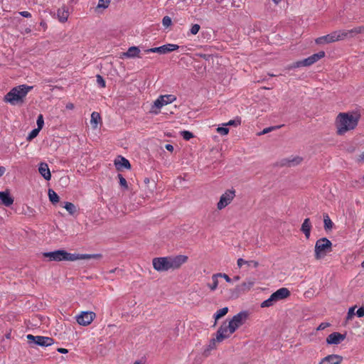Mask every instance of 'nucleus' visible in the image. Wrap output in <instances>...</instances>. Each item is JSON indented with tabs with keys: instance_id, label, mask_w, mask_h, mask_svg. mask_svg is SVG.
<instances>
[{
	"instance_id": "41",
	"label": "nucleus",
	"mask_w": 364,
	"mask_h": 364,
	"mask_svg": "<svg viewBox=\"0 0 364 364\" xmlns=\"http://www.w3.org/2000/svg\"><path fill=\"white\" fill-rule=\"evenodd\" d=\"M36 124H37V129H39L40 130H41L44 126V119H43V114H40L38 116V118L36 120Z\"/></svg>"
},
{
	"instance_id": "25",
	"label": "nucleus",
	"mask_w": 364,
	"mask_h": 364,
	"mask_svg": "<svg viewBox=\"0 0 364 364\" xmlns=\"http://www.w3.org/2000/svg\"><path fill=\"white\" fill-rule=\"evenodd\" d=\"M166 46L164 45L159 47H154L144 50L145 53H158L159 54H166Z\"/></svg>"
},
{
	"instance_id": "48",
	"label": "nucleus",
	"mask_w": 364,
	"mask_h": 364,
	"mask_svg": "<svg viewBox=\"0 0 364 364\" xmlns=\"http://www.w3.org/2000/svg\"><path fill=\"white\" fill-rule=\"evenodd\" d=\"M216 274H220V276H218V277H223L225 279V281L228 283H230L232 279L231 278H230V277L225 274V273H217Z\"/></svg>"
},
{
	"instance_id": "30",
	"label": "nucleus",
	"mask_w": 364,
	"mask_h": 364,
	"mask_svg": "<svg viewBox=\"0 0 364 364\" xmlns=\"http://www.w3.org/2000/svg\"><path fill=\"white\" fill-rule=\"evenodd\" d=\"M58 17L60 22L64 23L68 20V12L65 10H58Z\"/></svg>"
},
{
	"instance_id": "64",
	"label": "nucleus",
	"mask_w": 364,
	"mask_h": 364,
	"mask_svg": "<svg viewBox=\"0 0 364 364\" xmlns=\"http://www.w3.org/2000/svg\"><path fill=\"white\" fill-rule=\"evenodd\" d=\"M363 179H364V175H363Z\"/></svg>"
},
{
	"instance_id": "47",
	"label": "nucleus",
	"mask_w": 364,
	"mask_h": 364,
	"mask_svg": "<svg viewBox=\"0 0 364 364\" xmlns=\"http://www.w3.org/2000/svg\"><path fill=\"white\" fill-rule=\"evenodd\" d=\"M217 132L221 135H227L229 132V129L228 127H219L217 128Z\"/></svg>"
},
{
	"instance_id": "6",
	"label": "nucleus",
	"mask_w": 364,
	"mask_h": 364,
	"mask_svg": "<svg viewBox=\"0 0 364 364\" xmlns=\"http://www.w3.org/2000/svg\"><path fill=\"white\" fill-rule=\"evenodd\" d=\"M290 291L285 287H282L274 291L271 296L261 303L262 308L272 306L277 301L282 300L290 296Z\"/></svg>"
},
{
	"instance_id": "18",
	"label": "nucleus",
	"mask_w": 364,
	"mask_h": 364,
	"mask_svg": "<svg viewBox=\"0 0 364 364\" xmlns=\"http://www.w3.org/2000/svg\"><path fill=\"white\" fill-rule=\"evenodd\" d=\"M114 166L118 171H122L124 168L130 169L132 167L129 161L122 156H118L114 160Z\"/></svg>"
},
{
	"instance_id": "45",
	"label": "nucleus",
	"mask_w": 364,
	"mask_h": 364,
	"mask_svg": "<svg viewBox=\"0 0 364 364\" xmlns=\"http://www.w3.org/2000/svg\"><path fill=\"white\" fill-rule=\"evenodd\" d=\"M200 28V26L199 24H193L191 29H190V33L192 34V35H196L199 30Z\"/></svg>"
},
{
	"instance_id": "51",
	"label": "nucleus",
	"mask_w": 364,
	"mask_h": 364,
	"mask_svg": "<svg viewBox=\"0 0 364 364\" xmlns=\"http://www.w3.org/2000/svg\"><path fill=\"white\" fill-rule=\"evenodd\" d=\"M249 264V262L243 259L242 258H239L237 259L238 267H241L242 266V264Z\"/></svg>"
},
{
	"instance_id": "15",
	"label": "nucleus",
	"mask_w": 364,
	"mask_h": 364,
	"mask_svg": "<svg viewBox=\"0 0 364 364\" xmlns=\"http://www.w3.org/2000/svg\"><path fill=\"white\" fill-rule=\"evenodd\" d=\"M346 333L342 334L338 332H333L326 338V343L328 345H338L345 340Z\"/></svg>"
},
{
	"instance_id": "49",
	"label": "nucleus",
	"mask_w": 364,
	"mask_h": 364,
	"mask_svg": "<svg viewBox=\"0 0 364 364\" xmlns=\"http://www.w3.org/2000/svg\"><path fill=\"white\" fill-rule=\"evenodd\" d=\"M358 317L361 318L364 316V306H360L356 311Z\"/></svg>"
},
{
	"instance_id": "46",
	"label": "nucleus",
	"mask_w": 364,
	"mask_h": 364,
	"mask_svg": "<svg viewBox=\"0 0 364 364\" xmlns=\"http://www.w3.org/2000/svg\"><path fill=\"white\" fill-rule=\"evenodd\" d=\"M355 306L350 307L347 313L346 320H350L356 313H355Z\"/></svg>"
},
{
	"instance_id": "58",
	"label": "nucleus",
	"mask_w": 364,
	"mask_h": 364,
	"mask_svg": "<svg viewBox=\"0 0 364 364\" xmlns=\"http://www.w3.org/2000/svg\"><path fill=\"white\" fill-rule=\"evenodd\" d=\"M232 280L234 281H238L240 279V277L239 276H235L233 277V279H232Z\"/></svg>"
},
{
	"instance_id": "4",
	"label": "nucleus",
	"mask_w": 364,
	"mask_h": 364,
	"mask_svg": "<svg viewBox=\"0 0 364 364\" xmlns=\"http://www.w3.org/2000/svg\"><path fill=\"white\" fill-rule=\"evenodd\" d=\"M33 89V86L21 85L12 88L5 96L4 101L12 105L22 104L28 92Z\"/></svg>"
},
{
	"instance_id": "10",
	"label": "nucleus",
	"mask_w": 364,
	"mask_h": 364,
	"mask_svg": "<svg viewBox=\"0 0 364 364\" xmlns=\"http://www.w3.org/2000/svg\"><path fill=\"white\" fill-rule=\"evenodd\" d=\"M364 32V26L353 28L350 30L335 31L336 41H342L348 38H352L358 33Z\"/></svg>"
},
{
	"instance_id": "38",
	"label": "nucleus",
	"mask_w": 364,
	"mask_h": 364,
	"mask_svg": "<svg viewBox=\"0 0 364 364\" xmlns=\"http://www.w3.org/2000/svg\"><path fill=\"white\" fill-rule=\"evenodd\" d=\"M164 46H166V54L172 51L177 50L179 48V46L176 44L167 43L165 44Z\"/></svg>"
},
{
	"instance_id": "14",
	"label": "nucleus",
	"mask_w": 364,
	"mask_h": 364,
	"mask_svg": "<svg viewBox=\"0 0 364 364\" xmlns=\"http://www.w3.org/2000/svg\"><path fill=\"white\" fill-rule=\"evenodd\" d=\"M231 334L228 325L226 322H223L216 332V340L218 343L222 342L224 339L229 338Z\"/></svg>"
},
{
	"instance_id": "40",
	"label": "nucleus",
	"mask_w": 364,
	"mask_h": 364,
	"mask_svg": "<svg viewBox=\"0 0 364 364\" xmlns=\"http://www.w3.org/2000/svg\"><path fill=\"white\" fill-rule=\"evenodd\" d=\"M282 126L283 125H279V126H273V127H267V128L264 129L262 132L258 133V135H262V134H267L272 130H275V129H277L282 127Z\"/></svg>"
},
{
	"instance_id": "35",
	"label": "nucleus",
	"mask_w": 364,
	"mask_h": 364,
	"mask_svg": "<svg viewBox=\"0 0 364 364\" xmlns=\"http://www.w3.org/2000/svg\"><path fill=\"white\" fill-rule=\"evenodd\" d=\"M117 177L119 178V185L120 186L124 189V190H127L128 189V184H127V182L126 181V179L123 177V176L120 173H119L117 175Z\"/></svg>"
},
{
	"instance_id": "57",
	"label": "nucleus",
	"mask_w": 364,
	"mask_h": 364,
	"mask_svg": "<svg viewBox=\"0 0 364 364\" xmlns=\"http://www.w3.org/2000/svg\"><path fill=\"white\" fill-rule=\"evenodd\" d=\"M66 108L67 109H72L74 108V105L72 104V103H68L67 105H66Z\"/></svg>"
},
{
	"instance_id": "32",
	"label": "nucleus",
	"mask_w": 364,
	"mask_h": 364,
	"mask_svg": "<svg viewBox=\"0 0 364 364\" xmlns=\"http://www.w3.org/2000/svg\"><path fill=\"white\" fill-rule=\"evenodd\" d=\"M301 161H302V158L297 156V157L292 159L291 160H287V162L284 163L283 164L287 165L289 166H296V165L299 164L301 162Z\"/></svg>"
},
{
	"instance_id": "21",
	"label": "nucleus",
	"mask_w": 364,
	"mask_h": 364,
	"mask_svg": "<svg viewBox=\"0 0 364 364\" xmlns=\"http://www.w3.org/2000/svg\"><path fill=\"white\" fill-rule=\"evenodd\" d=\"M38 172L46 180L50 181L51 178V173L48 165L45 162H41L38 166Z\"/></svg>"
},
{
	"instance_id": "9",
	"label": "nucleus",
	"mask_w": 364,
	"mask_h": 364,
	"mask_svg": "<svg viewBox=\"0 0 364 364\" xmlns=\"http://www.w3.org/2000/svg\"><path fill=\"white\" fill-rule=\"evenodd\" d=\"M248 314L247 311H240L233 316L228 324L230 333H233L240 326H242Z\"/></svg>"
},
{
	"instance_id": "16",
	"label": "nucleus",
	"mask_w": 364,
	"mask_h": 364,
	"mask_svg": "<svg viewBox=\"0 0 364 364\" xmlns=\"http://www.w3.org/2000/svg\"><path fill=\"white\" fill-rule=\"evenodd\" d=\"M141 50L138 46H131L128 48L126 52H123L120 54V58H141L140 55Z\"/></svg>"
},
{
	"instance_id": "60",
	"label": "nucleus",
	"mask_w": 364,
	"mask_h": 364,
	"mask_svg": "<svg viewBox=\"0 0 364 364\" xmlns=\"http://www.w3.org/2000/svg\"><path fill=\"white\" fill-rule=\"evenodd\" d=\"M149 181L150 180H149V178H145L144 181L145 183H149Z\"/></svg>"
},
{
	"instance_id": "37",
	"label": "nucleus",
	"mask_w": 364,
	"mask_h": 364,
	"mask_svg": "<svg viewBox=\"0 0 364 364\" xmlns=\"http://www.w3.org/2000/svg\"><path fill=\"white\" fill-rule=\"evenodd\" d=\"M180 134L183 137V139L186 141H189L191 139L193 138V136H194V135L192 132L187 131V130L181 131L180 132Z\"/></svg>"
},
{
	"instance_id": "55",
	"label": "nucleus",
	"mask_w": 364,
	"mask_h": 364,
	"mask_svg": "<svg viewBox=\"0 0 364 364\" xmlns=\"http://www.w3.org/2000/svg\"><path fill=\"white\" fill-rule=\"evenodd\" d=\"M6 172V168L0 166V177L2 176Z\"/></svg>"
},
{
	"instance_id": "59",
	"label": "nucleus",
	"mask_w": 364,
	"mask_h": 364,
	"mask_svg": "<svg viewBox=\"0 0 364 364\" xmlns=\"http://www.w3.org/2000/svg\"><path fill=\"white\" fill-rule=\"evenodd\" d=\"M282 0H272V1L276 4H278L279 2H281Z\"/></svg>"
},
{
	"instance_id": "52",
	"label": "nucleus",
	"mask_w": 364,
	"mask_h": 364,
	"mask_svg": "<svg viewBox=\"0 0 364 364\" xmlns=\"http://www.w3.org/2000/svg\"><path fill=\"white\" fill-rule=\"evenodd\" d=\"M19 14L21 16L25 17V18H30V17H31V13H29L28 11H21V12H19Z\"/></svg>"
},
{
	"instance_id": "26",
	"label": "nucleus",
	"mask_w": 364,
	"mask_h": 364,
	"mask_svg": "<svg viewBox=\"0 0 364 364\" xmlns=\"http://www.w3.org/2000/svg\"><path fill=\"white\" fill-rule=\"evenodd\" d=\"M101 120V117L100 113L97 112H93L91 114V119H90V124L92 127V128L95 129L97 127V124L99 121Z\"/></svg>"
},
{
	"instance_id": "1",
	"label": "nucleus",
	"mask_w": 364,
	"mask_h": 364,
	"mask_svg": "<svg viewBox=\"0 0 364 364\" xmlns=\"http://www.w3.org/2000/svg\"><path fill=\"white\" fill-rule=\"evenodd\" d=\"M43 257L48 258V262H61V261H75L77 259H100L102 258V254H73L68 252L63 249H59L51 252H43Z\"/></svg>"
},
{
	"instance_id": "7",
	"label": "nucleus",
	"mask_w": 364,
	"mask_h": 364,
	"mask_svg": "<svg viewBox=\"0 0 364 364\" xmlns=\"http://www.w3.org/2000/svg\"><path fill=\"white\" fill-rule=\"evenodd\" d=\"M324 56H325V52L323 50L319 51L318 53H314V54L311 55V56H309L302 60H299V61L294 63L293 64H291L289 66V69L290 68H300V67L310 66V65H313L314 63H316L318 60H319Z\"/></svg>"
},
{
	"instance_id": "12",
	"label": "nucleus",
	"mask_w": 364,
	"mask_h": 364,
	"mask_svg": "<svg viewBox=\"0 0 364 364\" xmlns=\"http://www.w3.org/2000/svg\"><path fill=\"white\" fill-rule=\"evenodd\" d=\"M176 100V97L173 95H161L154 101V105H152L151 107L152 112L157 113V111L154 109V108L160 109L164 105L171 103Z\"/></svg>"
},
{
	"instance_id": "24",
	"label": "nucleus",
	"mask_w": 364,
	"mask_h": 364,
	"mask_svg": "<svg viewBox=\"0 0 364 364\" xmlns=\"http://www.w3.org/2000/svg\"><path fill=\"white\" fill-rule=\"evenodd\" d=\"M228 312V307H223L220 309H219L218 311H217L214 316H213V318H215V323L213 324V326H215L217 323V321L219 320L220 318H221L222 317L225 316Z\"/></svg>"
},
{
	"instance_id": "43",
	"label": "nucleus",
	"mask_w": 364,
	"mask_h": 364,
	"mask_svg": "<svg viewBox=\"0 0 364 364\" xmlns=\"http://www.w3.org/2000/svg\"><path fill=\"white\" fill-rule=\"evenodd\" d=\"M96 78H97V82L98 85L100 87H105L106 82H105V80L103 78V77L101 76L100 75H97Z\"/></svg>"
},
{
	"instance_id": "29",
	"label": "nucleus",
	"mask_w": 364,
	"mask_h": 364,
	"mask_svg": "<svg viewBox=\"0 0 364 364\" xmlns=\"http://www.w3.org/2000/svg\"><path fill=\"white\" fill-rule=\"evenodd\" d=\"M218 342L216 340V337L215 338H212L210 341L209 345L207 346V348L204 350L203 355L208 356L210 354V351L214 348H215V343Z\"/></svg>"
},
{
	"instance_id": "2",
	"label": "nucleus",
	"mask_w": 364,
	"mask_h": 364,
	"mask_svg": "<svg viewBox=\"0 0 364 364\" xmlns=\"http://www.w3.org/2000/svg\"><path fill=\"white\" fill-rule=\"evenodd\" d=\"M360 114L357 112H341L336 119L337 134L343 135L347 132L354 129L358 124Z\"/></svg>"
},
{
	"instance_id": "61",
	"label": "nucleus",
	"mask_w": 364,
	"mask_h": 364,
	"mask_svg": "<svg viewBox=\"0 0 364 364\" xmlns=\"http://www.w3.org/2000/svg\"><path fill=\"white\" fill-rule=\"evenodd\" d=\"M134 364H142L141 361L136 360L134 363Z\"/></svg>"
},
{
	"instance_id": "22",
	"label": "nucleus",
	"mask_w": 364,
	"mask_h": 364,
	"mask_svg": "<svg viewBox=\"0 0 364 364\" xmlns=\"http://www.w3.org/2000/svg\"><path fill=\"white\" fill-rule=\"evenodd\" d=\"M311 228L312 225L310 218L304 219L300 230L304 234L306 239H309L310 237Z\"/></svg>"
},
{
	"instance_id": "19",
	"label": "nucleus",
	"mask_w": 364,
	"mask_h": 364,
	"mask_svg": "<svg viewBox=\"0 0 364 364\" xmlns=\"http://www.w3.org/2000/svg\"><path fill=\"white\" fill-rule=\"evenodd\" d=\"M343 357L336 354H331L324 357L318 364H341Z\"/></svg>"
},
{
	"instance_id": "13",
	"label": "nucleus",
	"mask_w": 364,
	"mask_h": 364,
	"mask_svg": "<svg viewBox=\"0 0 364 364\" xmlns=\"http://www.w3.org/2000/svg\"><path fill=\"white\" fill-rule=\"evenodd\" d=\"M95 317L96 314L92 311H82L76 316V320L78 324L85 326L90 324Z\"/></svg>"
},
{
	"instance_id": "34",
	"label": "nucleus",
	"mask_w": 364,
	"mask_h": 364,
	"mask_svg": "<svg viewBox=\"0 0 364 364\" xmlns=\"http://www.w3.org/2000/svg\"><path fill=\"white\" fill-rule=\"evenodd\" d=\"M218 276H220V274H213L212 276V280H213V283L211 284H208V287L210 289L211 291H215L217 287H218Z\"/></svg>"
},
{
	"instance_id": "42",
	"label": "nucleus",
	"mask_w": 364,
	"mask_h": 364,
	"mask_svg": "<svg viewBox=\"0 0 364 364\" xmlns=\"http://www.w3.org/2000/svg\"><path fill=\"white\" fill-rule=\"evenodd\" d=\"M241 124V119L236 117L235 119L230 120L225 125L237 127Z\"/></svg>"
},
{
	"instance_id": "20",
	"label": "nucleus",
	"mask_w": 364,
	"mask_h": 364,
	"mask_svg": "<svg viewBox=\"0 0 364 364\" xmlns=\"http://www.w3.org/2000/svg\"><path fill=\"white\" fill-rule=\"evenodd\" d=\"M315 42L318 45L336 42L335 31H333L329 34H327L326 36H323L317 38L315 40Z\"/></svg>"
},
{
	"instance_id": "31",
	"label": "nucleus",
	"mask_w": 364,
	"mask_h": 364,
	"mask_svg": "<svg viewBox=\"0 0 364 364\" xmlns=\"http://www.w3.org/2000/svg\"><path fill=\"white\" fill-rule=\"evenodd\" d=\"M63 207L70 215H73L76 212L75 205L70 202H65Z\"/></svg>"
},
{
	"instance_id": "5",
	"label": "nucleus",
	"mask_w": 364,
	"mask_h": 364,
	"mask_svg": "<svg viewBox=\"0 0 364 364\" xmlns=\"http://www.w3.org/2000/svg\"><path fill=\"white\" fill-rule=\"evenodd\" d=\"M332 251V242L326 237L318 239L315 244L314 257L316 259L324 257Z\"/></svg>"
},
{
	"instance_id": "63",
	"label": "nucleus",
	"mask_w": 364,
	"mask_h": 364,
	"mask_svg": "<svg viewBox=\"0 0 364 364\" xmlns=\"http://www.w3.org/2000/svg\"><path fill=\"white\" fill-rule=\"evenodd\" d=\"M30 31H31V30H30V29L26 30V32H27V33H28V32H30Z\"/></svg>"
},
{
	"instance_id": "3",
	"label": "nucleus",
	"mask_w": 364,
	"mask_h": 364,
	"mask_svg": "<svg viewBox=\"0 0 364 364\" xmlns=\"http://www.w3.org/2000/svg\"><path fill=\"white\" fill-rule=\"evenodd\" d=\"M187 260V256L179 255L175 257H155L152 260V264L156 271L166 272L180 268Z\"/></svg>"
},
{
	"instance_id": "50",
	"label": "nucleus",
	"mask_w": 364,
	"mask_h": 364,
	"mask_svg": "<svg viewBox=\"0 0 364 364\" xmlns=\"http://www.w3.org/2000/svg\"><path fill=\"white\" fill-rule=\"evenodd\" d=\"M330 326L329 323L323 322L321 323L317 328L318 331H322L324 330L326 328Z\"/></svg>"
},
{
	"instance_id": "53",
	"label": "nucleus",
	"mask_w": 364,
	"mask_h": 364,
	"mask_svg": "<svg viewBox=\"0 0 364 364\" xmlns=\"http://www.w3.org/2000/svg\"><path fill=\"white\" fill-rule=\"evenodd\" d=\"M57 351L60 353H63V354H65V353H68V350L66 349V348H58L57 349Z\"/></svg>"
},
{
	"instance_id": "17",
	"label": "nucleus",
	"mask_w": 364,
	"mask_h": 364,
	"mask_svg": "<svg viewBox=\"0 0 364 364\" xmlns=\"http://www.w3.org/2000/svg\"><path fill=\"white\" fill-rule=\"evenodd\" d=\"M14 197L11 195L10 191L6 189L4 191H0V205L9 207L14 203Z\"/></svg>"
},
{
	"instance_id": "33",
	"label": "nucleus",
	"mask_w": 364,
	"mask_h": 364,
	"mask_svg": "<svg viewBox=\"0 0 364 364\" xmlns=\"http://www.w3.org/2000/svg\"><path fill=\"white\" fill-rule=\"evenodd\" d=\"M242 294L244 293L242 291L240 287L237 285L233 290L231 291L230 297L232 299H237Z\"/></svg>"
},
{
	"instance_id": "8",
	"label": "nucleus",
	"mask_w": 364,
	"mask_h": 364,
	"mask_svg": "<svg viewBox=\"0 0 364 364\" xmlns=\"http://www.w3.org/2000/svg\"><path fill=\"white\" fill-rule=\"evenodd\" d=\"M26 338L28 340V343L30 345H36L41 347H48L51 346L54 343L53 338L50 337L28 334L26 336Z\"/></svg>"
},
{
	"instance_id": "54",
	"label": "nucleus",
	"mask_w": 364,
	"mask_h": 364,
	"mask_svg": "<svg viewBox=\"0 0 364 364\" xmlns=\"http://www.w3.org/2000/svg\"><path fill=\"white\" fill-rule=\"evenodd\" d=\"M165 149L171 152H172L173 151V146L170 144H167L165 145Z\"/></svg>"
},
{
	"instance_id": "28",
	"label": "nucleus",
	"mask_w": 364,
	"mask_h": 364,
	"mask_svg": "<svg viewBox=\"0 0 364 364\" xmlns=\"http://www.w3.org/2000/svg\"><path fill=\"white\" fill-rule=\"evenodd\" d=\"M255 282L253 280H249L247 282H242L240 285H239L243 291V293H246L251 289V288L254 286Z\"/></svg>"
},
{
	"instance_id": "39",
	"label": "nucleus",
	"mask_w": 364,
	"mask_h": 364,
	"mask_svg": "<svg viewBox=\"0 0 364 364\" xmlns=\"http://www.w3.org/2000/svg\"><path fill=\"white\" fill-rule=\"evenodd\" d=\"M111 0H99L97 9H107L110 3Z\"/></svg>"
},
{
	"instance_id": "23",
	"label": "nucleus",
	"mask_w": 364,
	"mask_h": 364,
	"mask_svg": "<svg viewBox=\"0 0 364 364\" xmlns=\"http://www.w3.org/2000/svg\"><path fill=\"white\" fill-rule=\"evenodd\" d=\"M333 223L331 220L328 213H323V228L326 232H328L332 230L333 226Z\"/></svg>"
},
{
	"instance_id": "62",
	"label": "nucleus",
	"mask_w": 364,
	"mask_h": 364,
	"mask_svg": "<svg viewBox=\"0 0 364 364\" xmlns=\"http://www.w3.org/2000/svg\"><path fill=\"white\" fill-rule=\"evenodd\" d=\"M360 158L362 160L364 161V152L362 154V155L360 156Z\"/></svg>"
},
{
	"instance_id": "44",
	"label": "nucleus",
	"mask_w": 364,
	"mask_h": 364,
	"mask_svg": "<svg viewBox=\"0 0 364 364\" xmlns=\"http://www.w3.org/2000/svg\"><path fill=\"white\" fill-rule=\"evenodd\" d=\"M171 18L168 16H164L162 19V24L166 28H168L169 26H171Z\"/></svg>"
},
{
	"instance_id": "11",
	"label": "nucleus",
	"mask_w": 364,
	"mask_h": 364,
	"mask_svg": "<svg viewBox=\"0 0 364 364\" xmlns=\"http://www.w3.org/2000/svg\"><path fill=\"white\" fill-rule=\"evenodd\" d=\"M235 196V191L233 188L228 189L220 198L217 203L218 210H222L228 205Z\"/></svg>"
},
{
	"instance_id": "36",
	"label": "nucleus",
	"mask_w": 364,
	"mask_h": 364,
	"mask_svg": "<svg viewBox=\"0 0 364 364\" xmlns=\"http://www.w3.org/2000/svg\"><path fill=\"white\" fill-rule=\"evenodd\" d=\"M40 131L41 130L37 128H35L33 130H31V132L28 134V135L26 138L27 141H31L34 138H36L38 135Z\"/></svg>"
},
{
	"instance_id": "27",
	"label": "nucleus",
	"mask_w": 364,
	"mask_h": 364,
	"mask_svg": "<svg viewBox=\"0 0 364 364\" xmlns=\"http://www.w3.org/2000/svg\"><path fill=\"white\" fill-rule=\"evenodd\" d=\"M48 198L50 201L53 204L55 205L60 201V197L53 190V189H48Z\"/></svg>"
},
{
	"instance_id": "56",
	"label": "nucleus",
	"mask_w": 364,
	"mask_h": 364,
	"mask_svg": "<svg viewBox=\"0 0 364 364\" xmlns=\"http://www.w3.org/2000/svg\"><path fill=\"white\" fill-rule=\"evenodd\" d=\"M249 262V265L250 264H252V266H254L255 267H257L258 265H259V263L256 261H253V260H251V261H248Z\"/></svg>"
}]
</instances>
